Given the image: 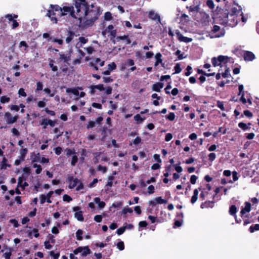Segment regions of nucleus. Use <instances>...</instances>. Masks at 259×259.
I'll list each match as a JSON object with an SVG mask.
<instances>
[{
	"label": "nucleus",
	"mask_w": 259,
	"mask_h": 259,
	"mask_svg": "<svg viewBox=\"0 0 259 259\" xmlns=\"http://www.w3.org/2000/svg\"><path fill=\"white\" fill-rule=\"evenodd\" d=\"M49 255L53 257L54 259H58L60 256V253H55L53 251L49 252Z\"/></svg>",
	"instance_id": "obj_41"
},
{
	"label": "nucleus",
	"mask_w": 259,
	"mask_h": 259,
	"mask_svg": "<svg viewBox=\"0 0 259 259\" xmlns=\"http://www.w3.org/2000/svg\"><path fill=\"white\" fill-rule=\"evenodd\" d=\"M181 51L180 50H178L175 53V54L176 55H178V60H182L184 59L185 57H183V54H181Z\"/></svg>",
	"instance_id": "obj_52"
},
{
	"label": "nucleus",
	"mask_w": 259,
	"mask_h": 259,
	"mask_svg": "<svg viewBox=\"0 0 259 259\" xmlns=\"http://www.w3.org/2000/svg\"><path fill=\"white\" fill-rule=\"evenodd\" d=\"M28 152V149L26 148H22L20 150V155L19 156V158L22 160L23 161L24 160L26 155Z\"/></svg>",
	"instance_id": "obj_22"
},
{
	"label": "nucleus",
	"mask_w": 259,
	"mask_h": 259,
	"mask_svg": "<svg viewBox=\"0 0 259 259\" xmlns=\"http://www.w3.org/2000/svg\"><path fill=\"white\" fill-rule=\"evenodd\" d=\"M148 18L154 21H157L158 22L160 21V16L155 13L153 11H150L148 14Z\"/></svg>",
	"instance_id": "obj_13"
},
{
	"label": "nucleus",
	"mask_w": 259,
	"mask_h": 259,
	"mask_svg": "<svg viewBox=\"0 0 259 259\" xmlns=\"http://www.w3.org/2000/svg\"><path fill=\"white\" fill-rule=\"evenodd\" d=\"M47 238L49 239L48 241H50L52 243H54L55 242V238L53 235L49 234L48 235Z\"/></svg>",
	"instance_id": "obj_59"
},
{
	"label": "nucleus",
	"mask_w": 259,
	"mask_h": 259,
	"mask_svg": "<svg viewBox=\"0 0 259 259\" xmlns=\"http://www.w3.org/2000/svg\"><path fill=\"white\" fill-rule=\"evenodd\" d=\"M50 9L48 10L46 16L50 18L51 20L54 23H57L58 21L57 18L56 17V13L58 12L59 15L61 14V7L57 5H50Z\"/></svg>",
	"instance_id": "obj_4"
},
{
	"label": "nucleus",
	"mask_w": 259,
	"mask_h": 259,
	"mask_svg": "<svg viewBox=\"0 0 259 259\" xmlns=\"http://www.w3.org/2000/svg\"><path fill=\"white\" fill-rule=\"evenodd\" d=\"M218 57H213L211 59V63L214 67L219 66L222 67L221 65V64H220V62H219Z\"/></svg>",
	"instance_id": "obj_30"
},
{
	"label": "nucleus",
	"mask_w": 259,
	"mask_h": 259,
	"mask_svg": "<svg viewBox=\"0 0 259 259\" xmlns=\"http://www.w3.org/2000/svg\"><path fill=\"white\" fill-rule=\"evenodd\" d=\"M251 208V204L249 202H246L245 203V206L244 207V213L245 211L246 212H249Z\"/></svg>",
	"instance_id": "obj_56"
},
{
	"label": "nucleus",
	"mask_w": 259,
	"mask_h": 259,
	"mask_svg": "<svg viewBox=\"0 0 259 259\" xmlns=\"http://www.w3.org/2000/svg\"><path fill=\"white\" fill-rule=\"evenodd\" d=\"M187 8L189 10V12H198L199 11L200 7L199 5L197 6H191L189 7H187Z\"/></svg>",
	"instance_id": "obj_28"
},
{
	"label": "nucleus",
	"mask_w": 259,
	"mask_h": 259,
	"mask_svg": "<svg viewBox=\"0 0 259 259\" xmlns=\"http://www.w3.org/2000/svg\"><path fill=\"white\" fill-rule=\"evenodd\" d=\"M162 55L160 53H157L155 55V59H156V62L155 63V66L158 65L159 63H162V59H161Z\"/></svg>",
	"instance_id": "obj_25"
},
{
	"label": "nucleus",
	"mask_w": 259,
	"mask_h": 259,
	"mask_svg": "<svg viewBox=\"0 0 259 259\" xmlns=\"http://www.w3.org/2000/svg\"><path fill=\"white\" fill-rule=\"evenodd\" d=\"M60 57L58 59L59 62L63 61L64 64L62 67H60L62 72L66 73L68 70V66L69 65V62L71 60L70 55L64 54H59Z\"/></svg>",
	"instance_id": "obj_5"
},
{
	"label": "nucleus",
	"mask_w": 259,
	"mask_h": 259,
	"mask_svg": "<svg viewBox=\"0 0 259 259\" xmlns=\"http://www.w3.org/2000/svg\"><path fill=\"white\" fill-rule=\"evenodd\" d=\"M178 39L180 41L188 43L192 41V38L183 36L180 32H177Z\"/></svg>",
	"instance_id": "obj_12"
},
{
	"label": "nucleus",
	"mask_w": 259,
	"mask_h": 259,
	"mask_svg": "<svg viewBox=\"0 0 259 259\" xmlns=\"http://www.w3.org/2000/svg\"><path fill=\"white\" fill-rule=\"evenodd\" d=\"M174 70H175V72L173 74L179 73L181 72L182 69L181 68L180 64L179 63H177L176 64L175 66L174 67Z\"/></svg>",
	"instance_id": "obj_40"
},
{
	"label": "nucleus",
	"mask_w": 259,
	"mask_h": 259,
	"mask_svg": "<svg viewBox=\"0 0 259 259\" xmlns=\"http://www.w3.org/2000/svg\"><path fill=\"white\" fill-rule=\"evenodd\" d=\"M192 69V68L191 66L188 65L186 68L187 71L185 73V75L187 76H189L191 74V70Z\"/></svg>",
	"instance_id": "obj_61"
},
{
	"label": "nucleus",
	"mask_w": 259,
	"mask_h": 259,
	"mask_svg": "<svg viewBox=\"0 0 259 259\" xmlns=\"http://www.w3.org/2000/svg\"><path fill=\"white\" fill-rule=\"evenodd\" d=\"M32 166L34 168H36V169L35 170V172L36 174H39L41 172L42 168L40 165H38L36 163H34L33 164Z\"/></svg>",
	"instance_id": "obj_34"
},
{
	"label": "nucleus",
	"mask_w": 259,
	"mask_h": 259,
	"mask_svg": "<svg viewBox=\"0 0 259 259\" xmlns=\"http://www.w3.org/2000/svg\"><path fill=\"white\" fill-rule=\"evenodd\" d=\"M67 181L69 183L68 187L70 189H73L75 188L77 184L79 182V180L77 178H73V176H69L67 178Z\"/></svg>",
	"instance_id": "obj_8"
},
{
	"label": "nucleus",
	"mask_w": 259,
	"mask_h": 259,
	"mask_svg": "<svg viewBox=\"0 0 259 259\" xmlns=\"http://www.w3.org/2000/svg\"><path fill=\"white\" fill-rule=\"evenodd\" d=\"M74 217L79 221L83 222L84 221V218L82 215V211L81 210L75 212L74 213Z\"/></svg>",
	"instance_id": "obj_20"
},
{
	"label": "nucleus",
	"mask_w": 259,
	"mask_h": 259,
	"mask_svg": "<svg viewBox=\"0 0 259 259\" xmlns=\"http://www.w3.org/2000/svg\"><path fill=\"white\" fill-rule=\"evenodd\" d=\"M88 3L86 0H75V7L76 9V15L80 18L82 17L83 13H87L88 11Z\"/></svg>",
	"instance_id": "obj_3"
},
{
	"label": "nucleus",
	"mask_w": 259,
	"mask_h": 259,
	"mask_svg": "<svg viewBox=\"0 0 259 259\" xmlns=\"http://www.w3.org/2000/svg\"><path fill=\"white\" fill-rule=\"evenodd\" d=\"M91 9L90 8L89 5L88 6V12L83 13L82 16L88 17L89 19L86 21L87 25H92L102 13V10L100 7H95L93 5H91Z\"/></svg>",
	"instance_id": "obj_1"
},
{
	"label": "nucleus",
	"mask_w": 259,
	"mask_h": 259,
	"mask_svg": "<svg viewBox=\"0 0 259 259\" xmlns=\"http://www.w3.org/2000/svg\"><path fill=\"white\" fill-rule=\"evenodd\" d=\"M53 193L54 192L53 191H51L49 192L47 195H46V196L47 197V202L48 203H51L52 202V201L51 200L50 198L52 197Z\"/></svg>",
	"instance_id": "obj_48"
},
{
	"label": "nucleus",
	"mask_w": 259,
	"mask_h": 259,
	"mask_svg": "<svg viewBox=\"0 0 259 259\" xmlns=\"http://www.w3.org/2000/svg\"><path fill=\"white\" fill-rule=\"evenodd\" d=\"M198 190L197 189H195L193 192V195L191 197V202L193 204L196 202L198 199Z\"/></svg>",
	"instance_id": "obj_21"
},
{
	"label": "nucleus",
	"mask_w": 259,
	"mask_h": 259,
	"mask_svg": "<svg viewBox=\"0 0 259 259\" xmlns=\"http://www.w3.org/2000/svg\"><path fill=\"white\" fill-rule=\"evenodd\" d=\"M243 92V84H240L239 86V95L240 96V101L243 102V93L242 94V92Z\"/></svg>",
	"instance_id": "obj_50"
},
{
	"label": "nucleus",
	"mask_w": 259,
	"mask_h": 259,
	"mask_svg": "<svg viewBox=\"0 0 259 259\" xmlns=\"http://www.w3.org/2000/svg\"><path fill=\"white\" fill-rule=\"evenodd\" d=\"M163 87V83L161 82H156L152 85V90L157 92H160V90Z\"/></svg>",
	"instance_id": "obj_16"
},
{
	"label": "nucleus",
	"mask_w": 259,
	"mask_h": 259,
	"mask_svg": "<svg viewBox=\"0 0 259 259\" xmlns=\"http://www.w3.org/2000/svg\"><path fill=\"white\" fill-rule=\"evenodd\" d=\"M5 116L6 118V121L8 124H12L15 122L18 118V116L16 115L12 117L11 114L9 112H6L5 114Z\"/></svg>",
	"instance_id": "obj_9"
},
{
	"label": "nucleus",
	"mask_w": 259,
	"mask_h": 259,
	"mask_svg": "<svg viewBox=\"0 0 259 259\" xmlns=\"http://www.w3.org/2000/svg\"><path fill=\"white\" fill-rule=\"evenodd\" d=\"M104 20L106 21H109L112 19V14L110 12H107L104 14Z\"/></svg>",
	"instance_id": "obj_36"
},
{
	"label": "nucleus",
	"mask_w": 259,
	"mask_h": 259,
	"mask_svg": "<svg viewBox=\"0 0 259 259\" xmlns=\"http://www.w3.org/2000/svg\"><path fill=\"white\" fill-rule=\"evenodd\" d=\"M48 119L47 118L42 119L40 121V124L41 126H43V128H46L47 127V126L48 125Z\"/></svg>",
	"instance_id": "obj_42"
},
{
	"label": "nucleus",
	"mask_w": 259,
	"mask_h": 259,
	"mask_svg": "<svg viewBox=\"0 0 259 259\" xmlns=\"http://www.w3.org/2000/svg\"><path fill=\"white\" fill-rule=\"evenodd\" d=\"M94 202L98 204V207L100 209L104 208L106 205L105 202L104 201H101L99 197L95 198Z\"/></svg>",
	"instance_id": "obj_19"
},
{
	"label": "nucleus",
	"mask_w": 259,
	"mask_h": 259,
	"mask_svg": "<svg viewBox=\"0 0 259 259\" xmlns=\"http://www.w3.org/2000/svg\"><path fill=\"white\" fill-rule=\"evenodd\" d=\"M54 151H55V153L56 155H59L62 151V149L61 147L58 146V147H56L54 149Z\"/></svg>",
	"instance_id": "obj_63"
},
{
	"label": "nucleus",
	"mask_w": 259,
	"mask_h": 259,
	"mask_svg": "<svg viewBox=\"0 0 259 259\" xmlns=\"http://www.w3.org/2000/svg\"><path fill=\"white\" fill-rule=\"evenodd\" d=\"M67 35L65 41L67 44H69L73 39L75 36V33L71 30H69Z\"/></svg>",
	"instance_id": "obj_17"
},
{
	"label": "nucleus",
	"mask_w": 259,
	"mask_h": 259,
	"mask_svg": "<svg viewBox=\"0 0 259 259\" xmlns=\"http://www.w3.org/2000/svg\"><path fill=\"white\" fill-rule=\"evenodd\" d=\"M134 119L136 121H137L138 122H139L140 123H141V122H142L144 121L145 118H142L140 114H137L136 115H135Z\"/></svg>",
	"instance_id": "obj_47"
},
{
	"label": "nucleus",
	"mask_w": 259,
	"mask_h": 259,
	"mask_svg": "<svg viewBox=\"0 0 259 259\" xmlns=\"http://www.w3.org/2000/svg\"><path fill=\"white\" fill-rule=\"evenodd\" d=\"M78 161V157L76 155H73L72 157V160L71 162V164L72 166H74Z\"/></svg>",
	"instance_id": "obj_54"
},
{
	"label": "nucleus",
	"mask_w": 259,
	"mask_h": 259,
	"mask_svg": "<svg viewBox=\"0 0 259 259\" xmlns=\"http://www.w3.org/2000/svg\"><path fill=\"white\" fill-rule=\"evenodd\" d=\"M116 65L114 62H112L108 65V69L110 71L116 69Z\"/></svg>",
	"instance_id": "obj_53"
},
{
	"label": "nucleus",
	"mask_w": 259,
	"mask_h": 259,
	"mask_svg": "<svg viewBox=\"0 0 259 259\" xmlns=\"http://www.w3.org/2000/svg\"><path fill=\"white\" fill-rule=\"evenodd\" d=\"M208 157L209 161L212 162L215 160L216 158V155L214 153H210L208 154Z\"/></svg>",
	"instance_id": "obj_51"
},
{
	"label": "nucleus",
	"mask_w": 259,
	"mask_h": 259,
	"mask_svg": "<svg viewBox=\"0 0 259 259\" xmlns=\"http://www.w3.org/2000/svg\"><path fill=\"white\" fill-rule=\"evenodd\" d=\"M63 200L64 201L69 202L72 200V198L70 196L65 194L63 196Z\"/></svg>",
	"instance_id": "obj_60"
},
{
	"label": "nucleus",
	"mask_w": 259,
	"mask_h": 259,
	"mask_svg": "<svg viewBox=\"0 0 259 259\" xmlns=\"http://www.w3.org/2000/svg\"><path fill=\"white\" fill-rule=\"evenodd\" d=\"M18 94L19 96H22L24 97H26L27 94L25 92V90L23 88H20L18 91Z\"/></svg>",
	"instance_id": "obj_55"
},
{
	"label": "nucleus",
	"mask_w": 259,
	"mask_h": 259,
	"mask_svg": "<svg viewBox=\"0 0 259 259\" xmlns=\"http://www.w3.org/2000/svg\"><path fill=\"white\" fill-rule=\"evenodd\" d=\"M165 117L167 119L172 121L175 120L176 116L174 112H170L168 115H166Z\"/></svg>",
	"instance_id": "obj_33"
},
{
	"label": "nucleus",
	"mask_w": 259,
	"mask_h": 259,
	"mask_svg": "<svg viewBox=\"0 0 259 259\" xmlns=\"http://www.w3.org/2000/svg\"><path fill=\"white\" fill-rule=\"evenodd\" d=\"M66 92L67 93H71L76 96H78L79 95V91L75 88H67Z\"/></svg>",
	"instance_id": "obj_26"
},
{
	"label": "nucleus",
	"mask_w": 259,
	"mask_h": 259,
	"mask_svg": "<svg viewBox=\"0 0 259 259\" xmlns=\"http://www.w3.org/2000/svg\"><path fill=\"white\" fill-rule=\"evenodd\" d=\"M229 17L230 12L227 9H220L217 12L216 18L221 24L229 25V23H232V20Z\"/></svg>",
	"instance_id": "obj_2"
},
{
	"label": "nucleus",
	"mask_w": 259,
	"mask_h": 259,
	"mask_svg": "<svg viewBox=\"0 0 259 259\" xmlns=\"http://www.w3.org/2000/svg\"><path fill=\"white\" fill-rule=\"evenodd\" d=\"M116 40L119 41L120 40H127L128 41V44L130 43V40L128 37V35H124L123 36H119L116 37Z\"/></svg>",
	"instance_id": "obj_37"
},
{
	"label": "nucleus",
	"mask_w": 259,
	"mask_h": 259,
	"mask_svg": "<svg viewBox=\"0 0 259 259\" xmlns=\"http://www.w3.org/2000/svg\"><path fill=\"white\" fill-rule=\"evenodd\" d=\"M255 58L254 55L251 52H244V59L246 61H252Z\"/></svg>",
	"instance_id": "obj_15"
},
{
	"label": "nucleus",
	"mask_w": 259,
	"mask_h": 259,
	"mask_svg": "<svg viewBox=\"0 0 259 259\" xmlns=\"http://www.w3.org/2000/svg\"><path fill=\"white\" fill-rule=\"evenodd\" d=\"M240 9H237L236 7L232 8L230 13V17L233 20L232 23H229V25L232 26H235L237 24L238 20L237 19V15L240 12Z\"/></svg>",
	"instance_id": "obj_6"
},
{
	"label": "nucleus",
	"mask_w": 259,
	"mask_h": 259,
	"mask_svg": "<svg viewBox=\"0 0 259 259\" xmlns=\"http://www.w3.org/2000/svg\"><path fill=\"white\" fill-rule=\"evenodd\" d=\"M218 59V61H219L220 64H221V66H223V65H226L228 62H231V60H232L231 57L223 55L219 56Z\"/></svg>",
	"instance_id": "obj_10"
},
{
	"label": "nucleus",
	"mask_w": 259,
	"mask_h": 259,
	"mask_svg": "<svg viewBox=\"0 0 259 259\" xmlns=\"http://www.w3.org/2000/svg\"><path fill=\"white\" fill-rule=\"evenodd\" d=\"M215 203L214 201H206L204 202L201 203L200 205V207L202 209L205 208H212L214 206V203Z\"/></svg>",
	"instance_id": "obj_14"
},
{
	"label": "nucleus",
	"mask_w": 259,
	"mask_h": 259,
	"mask_svg": "<svg viewBox=\"0 0 259 259\" xmlns=\"http://www.w3.org/2000/svg\"><path fill=\"white\" fill-rule=\"evenodd\" d=\"M55 61L51 59H49V65L50 68H51V69L52 71L55 72L58 70V67L54 65Z\"/></svg>",
	"instance_id": "obj_23"
},
{
	"label": "nucleus",
	"mask_w": 259,
	"mask_h": 259,
	"mask_svg": "<svg viewBox=\"0 0 259 259\" xmlns=\"http://www.w3.org/2000/svg\"><path fill=\"white\" fill-rule=\"evenodd\" d=\"M222 76L223 78H228L231 76L230 73V69L229 68H226L224 72L222 73Z\"/></svg>",
	"instance_id": "obj_31"
},
{
	"label": "nucleus",
	"mask_w": 259,
	"mask_h": 259,
	"mask_svg": "<svg viewBox=\"0 0 259 259\" xmlns=\"http://www.w3.org/2000/svg\"><path fill=\"white\" fill-rule=\"evenodd\" d=\"M10 101V98L6 96H2L0 98V101L3 104L8 103Z\"/></svg>",
	"instance_id": "obj_39"
},
{
	"label": "nucleus",
	"mask_w": 259,
	"mask_h": 259,
	"mask_svg": "<svg viewBox=\"0 0 259 259\" xmlns=\"http://www.w3.org/2000/svg\"><path fill=\"white\" fill-rule=\"evenodd\" d=\"M31 158H32V162L38 161L40 159L39 153H38L36 154H34V157H31Z\"/></svg>",
	"instance_id": "obj_57"
},
{
	"label": "nucleus",
	"mask_w": 259,
	"mask_h": 259,
	"mask_svg": "<svg viewBox=\"0 0 259 259\" xmlns=\"http://www.w3.org/2000/svg\"><path fill=\"white\" fill-rule=\"evenodd\" d=\"M258 230H259V224H255L254 226H250L249 228V231L251 233Z\"/></svg>",
	"instance_id": "obj_49"
},
{
	"label": "nucleus",
	"mask_w": 259,
	"mask_h": 259,
	"mask_svg": "<svg viewBox=\"0 0 259 259\" xmlns=\"http://www.w3.org/2000/svg\"><path fill=\"white\" fill-rule=\"evenodd\" d=\"M233 52L239 57H241L243 56V50H242L241 47L235 48L234 50L233 51Z\"/></svg>",
	"instance_id": "obj_24"
},
{
	"label": "nucleus",
	"mask_w": 259,
	"mask_h": 259,
	"mask_svg": "<svg viewBox=\"0 0 259 259\" xmlns=\"http://www.w3.org/2000/svg\"><path fill=\"white\" fill-rule=\"evenodd\" d=\"M155 200L158 204H165L167 202L166 199H162L161 197L156 198Z\"/></svg>",
	"instance_id": "obj_32"
},
{
	"label": "nucleus",
	"mask_w": 259,
	"mask_h": 259,
	"mask_svg": "<svg viewBox=\"0 0 259 259\" xmlns=\"http://www.w3.org/2000/svg\"><path fill=\"white\" fill-rule=\"evenodd\" d=\"M94 220L95 221H96L97 223H100L102 222V217L101 215H96L94 217Z\"/></svg>",
	"instance_id": "obj_62"
},
{
	"label": "nucleus",
	"mask_w": 259,
	"mask_h": 259,
	"mask_svg": "<svg viewBox=\"0 0 259 259\" xmlns=\"http://www.w3.org/2000/svg\"><path fill=\"white\" fill-rule=\"evenodd\" d=\"M91 253V250L89 248V246H86L83 247V250L81 253V256H85L88 254H89Z\"/></svg>",
	"instance_id": "obj_27"
},
{
	"label": "nucleus",
	"mask_w": 259,
	"mask_h": 259,
	"mask_svg": "<svg viewBox=\"0 0 259 259\" xmlns=\"http://www.w3.org/2000/svg\"><path fill=\"white\" fill-rule=\"evenodd\" d=\"M68 13H70V15L71 17L77 18V17L75 16V11L73 6H64L62 8H61V14H60V16H64Z\"/></svg>",
	"instance_id": "obj_7"
},
{
	"label": "nucleus",
	"mask_w": 259,
	"mask_h": 259,
	"mask_svg": "<svg viewBox=\"0 0 259 259\" xmlns=\"http://www.w3.org/2000/svg\"><path fill=\"white\" fill-rule=\"evenodd\" d=\"M183 220H176L174 224V228L180 227L182 226Z\"/></svg>",
	"instance_id": "obj_35"
},
{
	"label": "nucleus",
	"mask_w": 259,
	"mask_h": 259,
	"mask_svg": "<svg viewBox=\"0 0 259 259\" xmlns=\"http://www.w3.org/2000/svg\"><path fill=\"white\" fill-rule=\"evenodd\" d=\"M95 125H96V122L95 121H90L89 122L87 126V129H90V128H93L95 126Z\"/></svg>",
	"instance_id": "obj_58"
},
{
	"label": "nucleus",
	"mask_w": 259,
	"mask_h": 259,
	"mask_svg": "<svg viewBox=\"0 0 259 259\" xmlns=\"http://www.w3.org/2000/svg\"><path fill=\"white\" fill-rule=\"evenodd\" d=\"M126 228V227H125V226L120 227L116 231L117 234L118 235H120L122 234L125 232Z\"/></svg>",
	"instance_id": "obj_44"
},
{
	"label": "nucleus",
	"mask_w": 259,
	"mask_h": 259,
	"mask_svg": "<svg viewBox=\"0 0 259 259\" xmlns=\"http://www.w3.org/2000/svg\"><path fill=\"white\" fill-rule=\"evenodd\" d=\"M237 212V207L235 205H232L229 208V213L230 215H233L235 217L236 222L237 223H240L241 222V219L238 220L236 216V213Z\"/></svg>",
	"instance_id": "obj_11"
},
{
	"label": "nucleus",
	"mask_w": 259,
	"mask_h": 259,
	"mask_svg": "<svg viewBox=\"0 0 259 259\" xmlns=\"http://www.w3.org/2000/svg\"><path fill=\"white\" fill-rule=\"evenodd\" d=\"M206 5L210 9H213L214 8V5L212 0H207L206 1Z\"/></svg>",
	"instance_id": "obj_43"
},
{
	"label": "nucleus",
	"mask_w": 259,
	"mask_h": 259,
	"mask_svg": "<svg viewBox=\"0 0 259 259\" xmlns=\"http://www.w3.org/2000/svg\"><path fill=\"white\" fill-rule=\"evenodd\" d=\"M117 248L119 250H123L124 249V244L122 241H120L116 244Z\"/></svg>",
	"instance_id": "obj_38"
},
{
	"label": "nucleus",
	"mask_w": 259,
	"mask_h": 259,
	"mask_svg": "<svg viewBox=\"0 0 259 259\" xmlns=\"http://www.w3.org/2000/svg\"><path fill=\"white\" fill-rule=\"evenodd\" d=\"M83 231L80 229H78L77 230L76 232V237L77 240L80 241L82 240V235L83 234Z\"/></svg>",
	"instance_id": "obj_29"
},
{
	"label": "nucleus",
	"mask_w": 259,
	"mask_h": 259,
	"mask_svg": "<svg viewBox=\"0 0 259 259\" xmlns=\"http://www.w3.org/2000/svg\"><path fill=\"white\" fill-rule=\"evenodd\" d=\"M8 160L5 157L3 158L1 163V169H6L7 167H10L11 165L7 163Z\"/></svg>",
	"instance_id": "obj_18"
},
{
	"label": "nucleus",
	"mask_w": 259,
	"mask_h": 259,
	"mask_svg": "<svg viewBox=\"0 0 259 259\" xmlns=\"http://www.w3.org/2000/svg\"><path fill=\"white\" fill-rule=\"evenodd\" d=\"M40 202L41 204H44L47 201V197L44 194H41L39 196Z\"/></svg>",
	"instance_id": "obj_64"
},
{
	"label": "nucleus",
	"mask_w": 259,
	"mask_h": 259,
	"mask_svg": "<svg viewBox=\"0 0 259 259\" xmlns=\"http://www.w3.org/2000/svg\"><path fill=\"white\" fill-rule=\"evenodd\" d=\"M217 106L222 111H225V107L224 106V103L222 101H218L217 102Z\"/></svg>",
	"instance_id": "obj_45"
},
{
	"label": "nucleus",
	"mask_w": 259,
	"mask_h": 259,
	"mask_svg": "<svg viewBox=\"0 0 259 259\" xmlns=\"http://www.w3.org/2000/svg\"><path fill=\"white\" fill-rule=\"evenodd\" d=\"M66 152V155L67 156H69L72 154H74L75 153V151L74 149H70V148H66L65 150Z\"/></svg>",
	"instance_id": "obj_46"
}]
</instances>
